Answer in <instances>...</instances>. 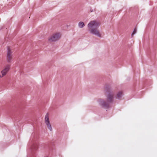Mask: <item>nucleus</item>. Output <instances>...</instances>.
<instances>
[{
    "mask_svg": "<svg viewBox=\"0 0 157 157\" xmlns=\"http://www.w3.org/2000/svg\"><path fill=\"white\" fill-rule=\"evenodd\" d=\"M99 25V22L96 21H93L88 24V27L90 33L101 37V34L97 29Z\"/></svg>",
    "mask_w": 157,
    "mask_h": 157,
    "instance_id": "obj_1",
    "label": "nucleus"
},
{
    "mask_svg": "<svg viewBox=\"0 0 157 157\" xmlns=\"http://www.w3.org/2000/svg\"><path fill=\"white\" fill-rule=\"evenodd\" d=\"M113 98V94L112 93H109L107 96V103L106 102L101 101V104L104 107H107L109 106V103L112 101Z\"/></svg>",
    "mask_w": 157,
    "mask_h": 157,
    "instance_id": "obj_2",
    "label": "nucleus"
},
{
    "mask_svg": "<svg viewBox=\"0 0 157 157\" xmlns=\"http://www.w3.org/2000/svg\"><path fill=\"white\" fill-rule=\"evenodd\" d=\"M61 36L59 33H56L51 36L49 38V40L50 42L55 41L58 40Z\"/></svg>",
    "mask_w": 157,
    "mask_h": 157,
    "instance_id": "obj_3",
    "label": "nucleus"
},
{
    "mask_svg": "<svg viewBox=\"0 0 157 157\" xmlns=\"http://www.w3.org/2000/svg\"><path fill=\"white\" fill-rule=\"evenodd\" d=\"M10 68V65H7L1 71V73L2 75L0 76L1 78L5 76L8 72L9 71Z\"/></svg>",
    "mask_w": 157,
    "mask_h": 157,
    "instance_id": "obj_4",
    "label": "nucleus"
},
{
    "mask_svg": "<svg viewBox=\"0 0 157 157\" xmlns=\"http://www.w3.org/2000/svg\"><path fill=\"white\" fill-rule=\"evenodd\" d=\"M12 52L9 47L8 48V51L6 57V59L8 62H11L12 58Z\"/></svg>",
    "mask_w": 157,
    "mask_h": 157,
    "instance_id": "obj_5",
    "label": "nucleus"
},
{
    "mask_svg": "<svg viewBox=\"0 0 157 157\" xmlns=\"http://www.w3.org/2000/svg\"><path fill=\"white\" fill-rule=\"evenodd\" d=\"M45 121L48 128L50 131H52V128L49 120L48 114V113H47L45 115Z\"/></svg>",
    "mask_w": 157,
    "mask_h": 157,
    "instance_id": "obj_6",
    "label": "nucleus"
},
{
    "mask_svg": "<svg viewBox=\"0 0 157 157\" xmlns=\"http://www.w3.org/2000/svg\"><path fill=\"white\" fill-rule=\"evenodd\" d=\"M122 94V91H119L117 94L116 97V98L119 99L121 97Z\"/></svg>",
    "mask_w": 157,
    "mask_h": 157,
    "instance_id": "obj_7",
    "label": "nucleus"
},
{
    "mask_svg": "<svg viewBox=\"0 0 157 157\" xmlns=\"http://www.w3.org/2000/svg\"><path fill=\"white\" fill-rule=\"evenodd\" d=\"M78 25L79 27L82 28L85 25L83 22H80L78 23Z\"/></svg>",
    "mask_w": 157,
    "mask_h": 157,
    "instance_id": "obj_8",
    "label": "nucleus"
},
{
    "mask_svg": "<svg viewBox=\"0 0 157 157\" xmlns=\"http://www.w3.org/2000/svg\"><path fill=\"white\" fill-rule=\"evenodd\" d=\"M136 31H137L136 29V28H135L134 29L132 33V36L135 34L136 33Z\"/></svg>",
    "mask_w": 157,
    "mask_h": 157,
    "instance_id": "obj_9",
    "label": "nucleus"
}]
</instances>
